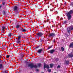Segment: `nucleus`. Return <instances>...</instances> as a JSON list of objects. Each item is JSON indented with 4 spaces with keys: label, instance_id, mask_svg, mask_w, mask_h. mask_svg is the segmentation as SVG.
Wrapping results in <instances>:
<instances>
[{
    "label": "nucleus",
    "instance_id": "obj_47",
    "mask_svg": "<svg viewBox=\"0 0 73 73\" xmlns=\"http://www.w3.org/2000/svg\"><path fill=\"white\" fill-rule=\"evenodd\" d=\"M66 4V2L65 3H64V4Z\"/></svg>",
    "mask_w": 73,
    "mask_h": 73
},
{
    "label": "nucleus",
    "instance_id": "obj_21",
    "mask_svg": "<svg viewBox=\"0 0 73 73\" xmlns=\"http://www.w3.org/2000/svg\"><path fill=\"white\" fill-rule=\"evenodd\" d=\"M66 64H69V62L68 61H66Z\"/></svg>",
    "mask_w": 73,
    "mask_h": 73
},
{
    "label": "nucleus",
    "instance_id": "obj_50",
    "mask_svg": "<svg viewBox=\"0 0 73 73\" xmlns=\"http://www.w3.org/2000/svg\"><path fill=\"white\" fill-rule=\"evenodd\" d=\"M15 1H18V0H15Z\"/></svg>",
    "mask_w": 73,
    "mask_h": 73
},
{
    "label": "nucleus",
    "instance_id": "obj_44",
    "mask_svg": "<svg viewBox=\"0 0 73 73\" xmlns=\"http://www.w3.org/2000/svg\"><path fill=\"white\" fill-rule=\"evenodd\" d=\"M1 55H0V59H1Z\"/></svg>",
    "mask_w": 73,
    "mask_h": 73
},
{
    "label": "nucleus",
    "instance_id": "obj_6",
    "mask_svg": "<svg viewBox=\"0 0 73 73\" xmlns=\"http://www.w3.org/2000/svg\"><path fill=\"white\" fill-rule=\"evenodd\" d=\"M5 27L4 26H3L2 27V29H1V33H4V32H5Z\"/></svg>",
    "mask_w": 73,
    "mask_h": 73
},
{
    "label": "nucleus",
    "instance_id": "obj_36",
    "mask_svg": "<svg viewBox=\"0 0 73 73\" xmlns=\"http://www.w3.org/2000/svg\"><path fill=\"white\" fill-rule=\"evenodd\" d=\"M41 64H38V66H41Z\"/></svg>",
    "mask_w": 73,
    "mask_h": 73
},
{
    "label": "nucleus",
    "instance_id": "obj_39",
    "mask_svg": "<svg viewBox=\"0 0 73 73\" xmlns=\"http://www.w3.org/2000/svg\"><path fill=\"white\" fill-rule=\"evenodd\" d=\"M3 14L4 15H5V11H3Z\"/></svg>",
    "mask_w": 73,
    "mask_h": 73
},
{
    "label": "nucleus",
    "instance_id": "obj_22",
    "mask_svg": "<svg viewBox=\"0 0 73 73\" xmlns=\"http://www.w3.org/2000/svg\"><path fill=\"white\" fill-rule=\"evenodd\" d=\"M70 5L72 7H73V2H71V3L70 4Z\"/></svg>",
    "mask_w": 73,
    "mask_h": 73
},
{
    "label": "nucleus",
    "instance_id": "obj_40",
    "mask_svg": "<svg viewBox=\"0 0 73 73\" xmlns=\"http://www.w3.org/2000/svg\"><path fill=\"white\" fill-rule=\"evenodd\" d=\"M49 19H48V20L46 21V22H48V21H49Z\"/></svg>",
    "mask_w": 73,
    "mask_h": 73
},
{
    "label": "nucleus",
    "instance_id": "obj_41",
    "mask_svg": "<svg viewBox=\"0 0 73 73\" xmlns=\"http://www.w3.org/2000/svg\"><path fill=\"white\" fill-rule=\"evenodd\" d=\"M50 11H53V10H52L51 9H50Z\"/></svg>",
    "mask_w": 73,
    "mask_h": 73
},
{
    "label": "nucleus",
    "instance_id": "obj_5",
    "mask_svg": "<svg viewBox=\"0 0 73 73\" xmlns=\"http://www.w3.org/2000/svg\"><path fill=\"white\" fill-rule=\"evenodd\" d=\"M56 36V34H55V33H51L49 35V37H55Z\"/></svg>",
    "mask_w": 73,
    "mask_h": 73
},
{
    "label": "nucleus",
    "instance_id": "obj_35",
    "mask_svg": "<svg viewBox=\"0 0 73 73\" xmlns=\"http://www.w3.org/2000/svg\"><path fill=\"white\" fill-rule=\"evenodd\" d=\"M55 41H56V40H55V39L53 40V42H55Z\"/></svg>",
    "mask_w": 73,
    "mask_h": 73
},
{
    "label": "nucleus",
    "instance_id": "obj_3",
    "mask_svg": "<svg viewBox=\"0 0 73 73\" xmlns=\"http://www.w3.org/2000/svg\"><path fill=\"white\" fill-rule=\"evenodd\" d=\"M21 37L20 35L18 36L17 38H16V39L17 40V41H16V43L17 44H21Z\"/></svg>",
    "mask_w": 73,
    "mask_h": 73
},
{
    "label": "nucleus",
    "instance_id": "obj_30",
    "mask_svg": "<svg viewBox=\"0 0 73 73\" xmlns=\"http://www.w3.org/2000/svg\"><path fill=\"white\" fill-rule=\"evenodd\" d=\"M52 48V46L49 47L48 48V49H50V48Z\"/></svg>",
    "mask_w": 73,
    "mask_h": 73
},
{
    "label": "nucleus",
    "instance_id": "obj_1",
    "mask_svg": "<svg viewBox=\"0 0 73 73\" xmlns=\"http://www.w3.org/2000/svg\"><path fill=\"white\" fill-rule=\"evenodd\" d=\"M13 9L14 11H15V13L17 15H19V12L21 11V9L20 8H18V7L17 6H15L13 8Z\"/></svg>",
    "mask_w": 73,
    "mask_h": 73
},
{
    "label": "nucleus",
    "instance_id": "obj_2",
    "mask_svg": "<svg viewBox=\"0 0 73 73\" xmlns=\"http://www.w3.org/2000/svg\"><path fill=\"white\" fill-rule=\"evenodd\" d=\"M73 10H70L68 12L66 13V15H67L68 20H70L71 17H72L71 15H72V14L73 13Z\"/></svg>",
    "mask_w": 73,
    "mask_h": 73
},
{
    "label": "nucleus",
    "instance_id": "obj_10",
    "mask_svg": "<svg viewBox=\"0 0 73 73\" xmlns=\"http://www.w3.org/2000/svg\"><path fill=\"white\" fill-rule=\"evenodd\" d=\"M68 56L69 58H70L71 57L72 58L73 57V54L71 53L70 54H68Z\"/></svg>",
    "mask_w": 73,
    "mask_h": 73
},
{
    "label": "nucleus",
    "instance_id": "obj_13",
    "mask_svg": "<svg viewBox=\"0 0 73 73\" xmlns=\"http://www.w3.org/2000/svg\"><path fill=\"white\" fill-rule=\"evenodd\" d=\"M68 29V28H67V32H68V33H69V34H70V32H71V30H69Z\"/></svg>",
    "mask_w": 73,
    "mask_h": 73
},
{
    "label": "nucleus",
    "instance_id": "obj_33",
    "mask_svg": "<svg viewBox=\"0 0 73 73\" xmlns=\"http://www.w3.org/2000/svg\"><path fill=\"white\" fill-rule=\"evenodd\" d=\"M68 29L69 30H71V27H68Z\"/></svg>",
    "mask_w": 73,
    "mask_h": 73
},
{
    "label": "nucleus",
    "instance_id": "obj_24",
    "mask_svg": "<svg viewBox=\"0 0 73 73\" xmlns=\"http://www.w3.org/2000/svg\"><path fill=\"white\" fill-rule=\"evenodd\" d=\"M66 23H67V21H65L63 23L64 24H66Z\"/></svg>",
    "mask_w": 73,
    "mask_h": 73
},
{
    "label": "nucleus",
    "instance_id": "obj_23",
    "mask_svg": "<svg viewBox=\"0 0 73 73\" xmlns=\"http://www.w3.org/2000/svg\"><path fill=\"white\" fill-rule=\"evenodd\" d=\"M3 68V64H0V68Z\"/></svg>",
    "mask_w": 73,
    "mask_h": 73
},
{
    "label": "nucleus",
    "instance_id": "obj_26",
    "mask_svg": "<svg viewBox=\"0 0 73 73\" xmlns=\"http://www.w3.org/2000/svg\"><path fill=\"white\" fill-rule=\"evenodd\" d=\"M60 68V65H58V66L57 67V68Z\"/></svg>",
    "mask_w": 73,
    "mask_h": 73
},
{
    "label": "nucleus",
    "instance_id": "obj_38",
    "mask_svg": "<svg viewBox=\"0 0 73 73\" xmlns=\"http://www.w3.org/2000/svg\"><path fill=\"white\" fill-rule=\"evenodd\" d=\"M12 49H13V47H11V48H10V49L12 50Z\"/></svg>",
    "mask_w": 73,
    "mask_h": 73
},
{
    "label": "nucleus",
    "instance_id": "obj_42",
    "mask_svg": "<svg viewBox=\"0 0 73 73\" xmlns=\"http://www.w3.org/2000/svg\"><path fill=\"white\" fill-rule=\"evenodd\" d=\"M71 30H72V31H73V27H72L71 28Z\"/></svg>",
    "mask_w": 73,
    "mask_h": 73
},
{
    "label": "nucleus",
    "instance_id": "obj_27",
    "mask_svg": "<svg viewBox=\"0 0 73 73\" xmlns=\"http://www.w3.org/2000/svg\"><path fill=\"white\" fill-rule=\"evenodd\" d=\"M9 56H10L9 55H7L6 56V58H9Z\"/></svg>",
    "mask_w": 73,
    "mask_h": 73
},
{
    "label": "nucleus",
    "instance_id": "obj_46",
    "mask_svg": "<svg viewBox=\"0 0 73 73\" xmlns=\"http://www.w3.org/2000/svg\"><path fill=\"white\" fill-rule=\"evenodd\" d=\"M2 6H0V8H1Z\"/></svg>",
    "mask_w": 73,
    "mask_h": 73
},
{
    "label": "nucleus",
    "instance_id": "obj_48",
    "mask_svg": "<svg viewBox=\"0 0 73 73\" xmlns=\"http://www.w3.org/2000/svg\"><path fill=\"white\" fill-rule=\"evenodd\" d=\"M42 40H41L40 42H42Z\"/></svg>",
    "mask_w": 73,
    "mask_h": 73
},
{
    "label": "nucleus",
    "instance_id": "obj_29",
    "mask_svg": "<svg viewBox=\"0 0 73 73\" xmlns=\"http://www.w3.org/2000/svg\"><path fill=\"white\" fill-rule=\"evenodd\" d=\"M0 63H3V61L1 60V59H0Z\"/></svg>",
    "mask_w": 73,
    "mask_h": 73
},
{
    "label": "nucleus",
    "instance_id": "obj_19",
    "mask_svg": "<svg viewBox=\"0 0 73 73\" xmlns=\"http://www.w3.org/2000/svg\"><path fill=\"white\" fill-rule=\"evenodd\" d=\"M27 31V30L25 29H23V32H25Z\"/></svg>",
    "mask_w": 73,
    "mask_h": 73
},
{
    "label": "nucleus",
    "instance_id": "obj_45",
    "mask_svg": "<svg viewBox=\"0 0 73 73\" xmlns=\"http://www.w3.org/2000/svg\"><path fill=\"white\" fill-rule=\"evenodd\" d=\"M48 8H49V6H48Z\"/></svg>",
    "mask_w": 73,
    "mask_h": 73
},
{
    "label": "nucleus",
    "instance_id": "obj_43",
    "mask_svg": "<svg viewBox=\"0 0 73 73\" xmlns=\"http://www.w3.org/2000/svg\"><path fill=\"white\" fill-rule=\"evenodd\" d=\"M36 70V71H37V72H38V71L39 70H38V69H37Z\"/></svg>",
    "mask_w": 73,
    "mask_h": 73
},
{
    "label": "nucleus",
    "instance_id": "obj_49",
    "mask_svg": "<svg viewBox=\"0 0 73 73\" xmlns=\"http://www.w3.org/2000/svg\"><path fill=\"white\" fill-rule=\"evenodd\" d=\"M31 0V1L33 2V0Z\"/></svg>",
    "mask_w": 73,
    "mask_h": 73
},
{
    "label": "nucleus",
    "instance_id": "obj_4",
    "mask_svg": "<svg viewBox=\"0 0 73 73\" xmlns=\"http://www.w3.org/2000/svg\"><path fill=\"white\" fill-rule=\"evenodd\" d=\"M28 67H30L31 68H36L37 65L36 64H35L34 65L33 63H32L31 64H28Z\"/></svg>",
    "mask_w": 73,
    "mask_h": 73
},
{
    "label": "nucleus",
    "instance_id": "obj_14",
    "mask_svg": "<svg viewBox=\"0 0 73 73\" xmlns=\"http://www.w3.org/2000/svg\"><path fill=\"white\" fill-rule=\"evenodd\" d=\"M54 64H50V68H53V66Z\"/></svg>",
    "mask_w": 73,
    "mask_h": 73
},
{
    "label": "nucleus",
    "instance_id": "obj_54",
    "mask_svg": "<svg viewBox=\"0 0 73 73\" xmlns=\"http://www.w3.org/2000/svg\"><path fill=\"white\" fill-rule=\"evenodd\" d=\"M54 25H55V24H54Z\"/></svg>",
    "mask_w": 73,
    "mask_h": 73
},
{
    "label": "nucleus",
    "instance_id": "obj_15",
    "mask_svg": "<svg viewBox=\"0 0 73 73\" xmlns=\"http://www.w3.org/2000/svg\"><path fill=\"white\" fill-rule=\"evenodd\" d=\"M20 27V25H17L16 26V28L17 29H18V28H19Z\"/></svg>",
    "mask_w": 73,
    "mask_h": 73
},
{
    "label": "nucleus",
    "instance_id": "obj_55",
    "mask_svg": "<svg viewBox=\"0 0 73 73\" xmlns=\"http://www.w3.org/2000/svg\"><path fill=\"white\" fill-rule=\"evenodd\" d=\"M52 22H53V23H53V21H52Z\"/></svg>",
    "mask_w": 73,
    "mask_h": 73
},
{
    "label": "nucleus",
    "instance_id": "obj_32",
    "mask_svg": "<svg viewBox=\"0 0 73 73\" xmlns=\"http://www.w3.org/2000/svg\"><path fill=\"white\" fill-rule=\"evenodd\" d=\"M2 4L3 5H5V2H3Z\"/></svg>",
    "mask_w": 73,
    "mask_h": 73
},
{
    "label": "nucleus",
    "instance_id": "obj_31",
    "mask_svg": "<svg viewBox=\"0 0 73 73\" xmlns=\"http://www.w3.org/2000/svg\"><path fill=\"white\" fill-rule=\"evenodd\" d=\"M39 48V46H37V47H36L35 49H37V48Z\"/></svg>",
    "mask_w": 73,
    "mask_h": 73
},
{
    "label": "nucleus",
    "instance_id": "obj_18",
    "mask_svg": "<svg viewBox=\"0 0 73 73\" xmlns=\"http://www.w3.org/2000/svg\"><path fill=\"white\" fill-rule=\"evenodd\" d=\"M9 55H10V57H12L13 56V55L12 54H10Z\"/></svg>",
    "mask_w": 73,
    "mask_h": 73
},
{
    "label": "nucleus",
    "instance_id": "obj_51",
    "mask_svg": "<svg viewBox=\"0 0 73 73\" xmlns=\"http://www.w3.org/2000/svg\"><path fill=\"white\" fill-rule=\"evenodd\" d=\"M34 6H35V7H36V5H34Z\"/></svg>",
    "mask_w": 73,
    "mask_h": 73
},
{
    "label": "nucleus",
    "instance_id": "obj_52",
    "mask_svg": "<svg viewBox=\"0 0 73 73\" xmlns=\"http://www.w3.org/2000/svg\"><path fill=\"white\" fill-rule=\"evenodd\" d=\"M41 73H44V72H42Z\"/></svg>",
    "mask_w": 73,
    "mask_h": 73
},
{
    "label": "nucleus",
    "instance_id": "obj_34",
    "mask_svg": "<svg viewBox=\"0 0 73 73\" xmlns=\"http://www.w3.org/2000/svg\"><path fill=\"white\" fill-rule=\"evenodd\" d=\"M21 56H22V57H23L24 56V55H23V54H21Z\"/></svg>",
    "mask_w": 73,
    "mask_h": 73
},
{
    "label": "nucleus",
    "instance_id": "obj_9",
    "mask_svg": "<svg viewBox=\"0 0 73 73\" xmlns=\"http://www.w3.org/2000/svg\"><path fill=\"white\" fill-rule=\"evenodd\" d=\"M42 51V49H39L37 51V53H38V54H40V53H41Z\"/></svg>",
    "mask_w": 73,
    "mask_h": 73
},
{
    "label": "nucleus",
    "instance_id": "obj_8",
    "mask_svg": "<svg viewBox=\"0 0 73 73\" xmlns=\"http://www.w3.org/2000/svg\"><path fill=\"white\" fill-rule=\"evenodd\" d=\"M47 68V69H49V65L48 64L46 66V64H44V69H45V68Z\"/></svg>",
    "mask_w": 73,
    "mask_h": 73
},
{
    "label": "nucleus",
    "instance_id": "obj_17",
    "mask_svg": "<svg viewBox=\"0 0 73 73\" xmlns=\"http://www.w3.org/2000/svg\"><path fill=\"white\" fill-rule=\"evenodd\" d=\"M47 71L48 72H51L52 70H51V69H48L47 70Z\"/></svg>",
    "mask_w": 73,
    "mask_h": 73
},
{
    "label": "nucleus",
    "instance_id": "obj_56",
    "mask_svg": "<svg viewBox=\"0 0 73 73\" xmlns=\"http://www.w3.org/2000/svg\"><path fill=\"white\" fill-rule=\"evenodd\" d=\"M5 61V60H4V61Z\"/></svg>",
    "mask_w": 73,
    "mask_h": 73
},
{
    "label": "nucleus",
    "instance_id": "obj_12",
    "mask_svg": "<svg viewBox=\"0 0 73 73\" xmlns=\"http://www.w3.org/2000/svg\"><path fill=\"white\" fill-rule=\"evenodd\" d=\"M55 51V50H54V49H52L50 50V53L51 54H53V53H54V52Z\"/></svg>",
    "mask_w": 73,
    "mask_h": 73
},
{
    "label": "nucleus",
    "instance_id": "obj_16",
    "mask_svg": "<svg viewBox=\"0 0 73 73\" xmlns=\"http://www.w3.org/2000/svg\"><path fill=\"white\" fill-rule=\"evenodd\" d=\"M61 49L62 50V52H63V51H64V47H61Z\"/></svg>",
    "mask_w": 73,
    "mask_h": 73
},
{
    "label": "nucleus",
    "instance_id": "obj_28",
    "mask_svg": "<svg viewBox=\"0 0 73 73\" xmlns=\"http://www.w3.org/2000/svg\"><path fill=\"white\" fill-rule=\"evenodd\" d=\"M35 39H36V38H38V36H35Z\"/></svg>",
    "mask_w": 73,
    "mask_h": 73
},
{
    "label": "nucleus",
    "instance_id": "obj_7",
    "mask_svg": "<svg viewBox=\"0 0 73 73\" xmlns=\"http://www.w3.org/2000/svg\"><path fill=\"white\" fill-rule=\"evenodd\" d=\"M36 35L38 36H39V37H41V36L43 35V33L41 32L38 33L36 34Z\"/></svg>",
    "mask_w": 73,
    "mask_h": 73
},
{
    "label": "nucleus",
    "instance_id": "obj_20",
    "mask_svg": "<svg viewBox=\"0 0 73 73\" xmlns=\"http://www.w3.org/2000/svg\"><path fill=\"white\" fill-rule=\"evenodd\" d=\"M8 36L9 37H11V36H12V34H11V33H10L9 34V35H8Z\"/></svg>",
    "mask_w": 73,
    "mask_h": 73
},
{
    "label": "nucleus",
    "instance_id": "obj_53",
    "mask_svg": "<svg viewBox=\"0 0 73 73\" xmlns=\"http://www.w3.org/2000/svg\"><path fill=\"white\" fill-rule=\"evenodd\" d=\"M54 73H57L56 72H54Z\"/></svg>",
    "mask_w": 73,
    "mask_h": 73
},
{
    "label": "nucleus",
    "instance_id": "obj_37",
    "mask_svg": "<svg viewBox=\"0 0 73 73\" xmlns=\"http://www.w3.org/2000/svg\"><path fill=\"white\" fill-rule=\"evenodd\" d=\"M5 73H8V72L7 71H5Z\"/></svg>",
    "mask_w": 73,
    "mask_h": 73
},
{
    "label": "nucleus",
    "instance_id": "obj_25",
    "mask_svg": "<svg viewBox=\"0 0 73 73\" xmlns=\"http://www.w3.org/2000/svg\"><path fill=\"white\" fill-rule=\"evenodd\" d=\"M23 28H21V29H20V31L21 32H23Z\"/></svg>",
    "mask_w": 73,
    "mask_h": 73
},
{
    "label": "nucleus",
    "instance_id": "obj_11",
    "mask_svg": "<svg viewBox=\"0 0 73 73\" xmlns=\"http://www.w3.org/2000/svg\"><path fill=\"white\" fill-rule=\"evenodd\" d=\"M69 48H73V42L70 43L69 46Z\"/></svg>",
    "mask_w": 73,
    "mask_h": 73
}]
</instances>
